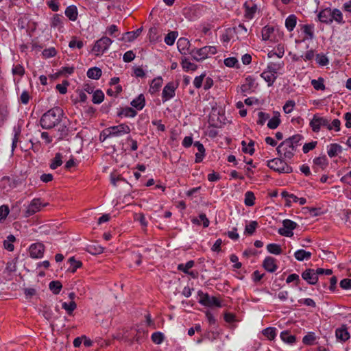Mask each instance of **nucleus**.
<instances>
[{"label":"nucleus","instance_id":"obj_1","mask_svg":"<svg viewBox=\"0 0 351 351\" xmlns=\"http://www.w3.org/2000/svg\"><path fill=\"white\" fill-rule=\"evenodd\" d=\"M64 111L60 107H54L43 114L40 124L43 129L50 130L62 121Z\"/></svg>","mask_w":351,"mask_h":351},{"label":"nucleus","instance_id":"obj_2","mask_svg":"<svg viewBox=\"0 0 351 351\" xmlns=\"http://www.w3.org/2000/svg\"><path fill=\"white\" fill-rule=\"evenodd\" d=\"M276 151L280 158L290 160L293 157L296 149L289 140H285L277 147Z\"/></svg>","mask_w":351,"mask_h":351},{"label":"nucleus","instance_id":"obj_3","mask_svg":"<svg viewBox=\"0 0 351 351\" xmlns=\"http://www.w3.org/2000/svg\"><path fill=\"white\" fill-rule=\"evenodd\" d=\"M282 158L271 159L267 162V166L271 169L284 173H289L293 171L291 167L289 166Z\"/></svg>","mask_w":351,"mask_h":351},{"label":"nucleus","instance_id":"obj_4","mask_svg":"<svg viewBox=\"0 0 351 351\" xmlns=\"http://www.w3.org/2000/svg\"><path fill=\"white\" fill-rule=\"evenodd\" d=\"M216 53L217 49L215 47L205 46L200 49H192L191 55L194 60L197 61H201L208 58V55H214Z\"/></svg>","mask_w":351,"mask_h":351},{"label":"nucleus","instance_id":"obj_5","mask_svg":"<svg viewBox=\"0 0 351 351\" xmlns=\"http://www.w3.org/2000/svg\"><path fill=\"white\" fill-rule=\"evenodd\" d=\"M112 43V40L110 38L104 36L95 43L93 51L95 53L97 56L101 55L108 49Z\"/></svg>","mask_w":351,"mask_h":351},{"label":"nucleus","instance_id":"obj_6","mask_svg":"<svg viewBox=\"0 0 351 351\" xmlns=\"http://www.w3.org/2000/svg\"><path fill=\"white\" fill-rule=\"evenodd\" d=\"M198 295L199 297V302L204 306L208 307L221 306L220 301L215 296H210L208 293H204L201 291L198 292Z\"/></svg>","mask_w":351,"mask_h":351},{"label":"nucleus","instance_id":"obj_7","mask_svg":"<svg viewBox=\"0 0 351 351\" xmlns=\"http://www.w3.org/2000/svg\"><path fill=\"white\" fill-rule=\"evenodd\" d=\"M310 126L314 132H318L321 127H326L328 129L329 126V120L318 114H314L313 119L310 121Z\"/></svg>","mask_w":351,"mask_h":351},{"label":"nucleus","instance_id":"obj_8","mask_svg":"<svg viewBox=\"0 0 351 351\" xmlns=\"http://www.w3.org/2000/svg\"><path fill=\"white\" fill-rule=\"evenodd\" d=\"M282 226L283 228H279L278 232L282 236L291 237L293 235V230L297 228L298 224L290 219H285Z\"/></svg>","mask_w":351,"mask_h":351},{"label":"nucleus","instance_id":"obj_9","mask_svg":"<svg viewBox=\"0 0 351 351\" xmlns=\"http://www.w3.org/2000/svg\"><path fill=\"white\" fill-rule=\"evenodd\" d=\"M108 130L110 131L111 137L120 136L123 134H129L131 132L130 128L125 123L109 127Z\"/></svg>","mask_w":351,"mask_h":351},{"label":"nucleus","instance_id":"obj_10","mask_svg":"<svg viewBox=\"0 0 351 351\" xmlns=\"http://www.w3.org/2000/svg\"><path fill=\"white\" fill-rule=\"evenodd\" d=\"M44 252L45 246L40 243H33L29 248V256L33 258H41Z\"/></svg>","mask_w":351,"mask_h":351},{"label":"nucleus","instance_id":"obj_11","mask_svg":"<svg viewBox=\"0 0 351 351\" xmlns=\"http://www.w3.org/2000/svg\"><path fill=\"white\" fill-rule=\"evenodd\" d=\"M47 204H43L40 202V199L38 198L34 199L29 205L27 206V208L25 212L26 217H29L38 212L40 210L41 206H45Z\"/></svg>","mask_w":351,"mask_h":351},{"label":"nucleus","instance_id":"obj_12","mask_svg":"<svg viewBox=\"0 0 351 351\" xmlns=\"http://www.w3.org/2000/svg\"><path fill=\"white\" fill-rule=\"evenodd\" d=\"M258 84L255 82V79L248 76L245 80V83L241 85V90L243 93H250L254 92Z\"/></svg>","mask_w":351,"mask_h":351},{"label":"nucleus","instance_id":"obj_13","mask_svg":"<svg viewBox=\"0 0 351 351\" xmlns=\"http://www.w3.org/2000/svg\"><path fill=\"white\" fill-rule=\"evenodd\" d=\"M302 278L309 285H315L318 281L316 271L313 269H306L302 273Z\"/></svg>","mask_w":351,"mask_h":351},{"label":"nucleus","instance_id":"obj_14","mask_svg":"<svg viewBox=\"0 0 351 351\" xmlns=\"http://www.w3.org/2000/svg\"><path fill=\"white\" fill-rule=\"evenodd\" d=\"M17 182L8 176L3 177L0 180V188L7 192L15 188Z\"/></svg>","mask_w":351,"mask_h":351},{"label":"nucleus","instance_id":"obj_15","mask_svg":"<svg viewBox=\"0 0 351 351\" xmlns=\"http://www.w3.org/2000/svg\"><path fill=\"white\" fill-rule=\"evenodd\" d=\"M176 87L173 82L168 83L163 88L162 98L163 102L173 98L175 96Z\"/></svg>","mask_w":351,"mask_h":351},{"label":"nucleus","instance_id":"obj_16","mask_svg":"<svg viewBox=\"0 0 351 351\" xmlns=\"http://www.w3.org/2000/svg\"><path fill=\"white\" fill-rule=\"evenodd\" d=\"M178 49L182 54H190L191 49H190L191 44L189 40L186 38H180L177 43Z\"/></svg>","mask_w":351,"mask_h":351},{"label":"nucleus","instance_id":"obj_17","mask_svg":"<svg viewBox=\"0 0 351 351\" xmlns=\"http://www.w3.org/2000/svg\"><path fill=\"white\" fill-rule=\"evenodd\" d=\"M318 20L323 23L331 24V8L322 10L317 14Z\"/></svg>","mask_w":351,"mask_h":351},{"label":"nucleus","instance_id":"obj_18","mask_svg":"<svg viewBox=\"0 0 351 351\" xmlns=\"http://www.w3.org/2000/svg\"><path fill=\"white\" fill-rule=\"evenodd\" d=\"M263 267L268 272L273 273L276 271L278 266L276 263V259L271 256H267L263 263Z\"/></svg>","mask_w":351,"mask_h":351},{"label":"nucleus","instance_id":"obj_19","mask_svg":"<svg viewBox=\"0 0 351 351\" xmlns=\"http://www.w3.org/2000/svg\"><path fill=\"white\" fill-rule=\"evenodd\" d=\"M136 114L137 112L130 107L121 108L117 112V116L119 117H134Z\"/></svg>","mask_w":351,"mask_h":351},{"label":"nucleus","instance_id":"obj_20","mask_svg":"<svg viewBox=\"0 0 351 351\" xmlns=\"http://www.w3.org/2000/svg\"><path fill=\"white\" fill-rule=\"evenodd\" d=\"M194 147H197L198 152L195 154V162L199 163L203 160L204 157L205 149L204 145L199 141L194 143Z\"/></svg>","mask_w":351,"mask_h":351},{"label":"nucleus","instance_id":"obj_21","mask_svg":"<svg viewBox=\"0 0 351 351\" xmlns=\"http://www.w3.org/2000/svg\"><path fill=\"white\" fill-rule=\"evenodd\" d=\"M142 30L143 29L141 27L135 31L125 32L123 35L122 40L127 42H132L141 34Z\"/></svg>","mask_w":351,"mask_h":351},{"label":"nucleus","instance_id":"obj_22","mask_svg":"<svg viewBox=\"0 0 351 351\" xmlns=\"http://www.w3.org/2000/svg\"><path fill=\"white\" fill-rule=\"evenodd\" d=\"M261 77H263L267 82L268 86H271L274 84V82L277 79V75L269 72L268 70L265 69L261 74Z\"/></svg>","mask_w":351,"mask_h":351},{"label":"nucleus","instance_id":"obj_23","mask_svg":"<svg viewBox=\"0 0 351 351\" xmlns=\"http://www.w3.org/2000/svg\"><path fill=\"white\" fill-rule=\"evenodd\" d=\"M275 32L274 27L271 26H265L262 29V38L264 40H273L274 34Z\"/></svg>","mask_w":351,"mask_h":351},{"label":"nucleus","instance_id":"obj_24","mask_svg":"<svg viewBox=\"0 0 351 351\" xmlns=\"http://www.w3.org/2000/svg\"><path fill=\"white\" fill-rule=\"evenodd\" d=\"M333 21L337 22L338 24H343L345 23L342 12L339 9H331V23Z\"/></svg>","mask_w":351,"mask_h":351},{"label":"nucleus","instance_id":"obj_25","mask_svg":"<svg viewBox=\"0 0 351 351\" xmlns=\"http://www.w3.org/2000/svg\"><path fill=\"white\" fill-rule=\"evenodd\" d=\"M131 105L138 110H142L145 105L144 95L143 94H140L136 98L131 101Z\"/></svg>","mask_w":351,"mask_h":351},{"label":"nucleus","instance_id":"obj_26","mask_svg":"<svg viewBox=\"0 0 351 351\" xmlns=\"http://www.w3.org/2000/svg\"><path fill=\"white\" fill-rule=\"evenodd\" d=\"M285 66V63L283 61L278 62H269L267 64V70H268L269 72H271L274 73L275 75H277V73L278 71L281 70Z\"/></svg>","mask_w":351,"mask_h":351},{"label":"nucleus","instance_id":"obj_27","mask_svg":"<svg viewBox=\"0 0 351 351\" xmlns=\"http://www.w3.org/2000/svg\"><path fill=\"white\" fill-rule=\"evenodd\" d=\"M311 252L305 251L304 250H298L294 254L295 259L299 261L308 260L311 258Z\"/></svg>","mask_w":351,"mask_h":351},{"label":"nucleus","instance_id":"obj_28","mask_svg":"<svg viewBox=\"0 0 351 351\" xmlns=\"http://www.w3.org/2000/svg\"><path fill=\"white\" fill-rule=\"evenodd\" d=\"M68 263L70 265L69 267L68 268V271L71 273H75L76 270L81 267L82 265V262L77 261L74 256L71 257L68 260Z\"/></svg>","mask_w":351,"mask_h":351},{"label":"nucleus","instance_id":"obj_29","mask_svg":"<svg viewBox=\"0 0 351 351\" xmlns=\"http://www.w3.org/2000/svg\"><path fill=\"white\" fill-rule=\"evenodd\" d=\"M162 84V79L161 77H158L156 78H154L150 84L149 92L152 94L156 93L157 91L159 90Z\"/></svg>","mask_w":351,"mask_h":351},{"label":"nucleus","instance_id":"obj_30","mask_svg":"<svg viewBox=\"0 0 351 351\" xmlns=\"http://www.w3.org/2000/svg\"><path fill=\"white\" fill-rule=\"evenodd\" d=\"M280 122V113L278 112H275L274 116L268 121L267 127L272 130L276 129L278 127Z\"/></svg>","mask_w":351,"mask_h":351},{"label":"nucleus","instance_id":"obj_31","mask_svg":"<svg viewBox=\"0 0 351 351\" xmlns=\"http://www.w3.org/2000/svg\"><path fill=\"white\" fill-rule=\"evenodd\" d=\"M65 15L71 21H75L77 18V10L75 5H70L66 8Z\"/></svg>","mask_w":351,"mask_h":351},{"label":"nucleus","instance_id":"obj_32","mask_svg":"<svg viewBox=\"0 0 351 351\" xmlns=\"http://www.w3.org/2000/svg\"><path fill=\"white\" fill-rule=\"evenodd\" d=\"M297 23V17L294 14L289 15L285 20V26L288 31L293 30Z\"/></svg>","mask_w":351,"mask_h":351},{"label":"nucleus","instance_id":"obj_33","mask_svg":"<svg viewBox=\"0 0 351 351\" xmlns=\"http://www.w3.org/2000/svg\"><path fill=\"white\" fill-rule=\"evenodd\" d=\"M241 145H242V151L244 153H247L250 155H253V154L254 153V151H255L254 148V141L253 140H250V142L248 143V144H247L245 141H243L241 142Z\"/></svg>","mask_w":351,"mask_h":351},{"label":"nucleus","instance_id":"obj_34","mask_svg":"<svg viewBox=\"0 0 351 351\" xmlns=\"http://www.w3.org/2000/svg\"><path fill=\"white\" fill-rule=\"evenodd\" d=\"M302 32L306 35V38L313 39L314 37V25L313 24H305L301 27Z\"/></svg>","mask_w":351,"mask_h":351},{"label":"nucleus","instance_id":"obj_35","mask_svg":"<svg viewBox=\"0 0 351 351\" xmlns=\"http://www.w3.org/2000/svg\"><path fill=\"white\" fill-rule=\"evenodd\" d=\"M101 70L99 68L95 66L88 70L87 76L91 79L98 80L101 77Z\"/></svg>","mask_w":351,"mask_h":351},{"label":"nucleus","instance_id":"obj_36","mask_svg":"<svg viewBox=\"0 0 351 351\" xmlns=\"http://www.w3.org/2000/svg\"><path fill=\"white\" fill-rule=\"evenodd\" d=\"M336 337L342 341H346L350 338V334L346 328L336 330Z\"/></svg>","mask_w":351,"mask_h":351},{"label":"nucleus","instance_id":"obj_37","mask_svg":"<svg viewBox=\"0 0 351 351\" xmlns=\"http://www.w3.org/2000/svg\"><path fill=\"white\" fill-rule=\"evenodd\" d=\"M280 338L283 341L290 344L295 341V336L291 335L288 330L282 331L280 334Z\"/></svg>","mask_w":351,"mask_h":351},{"label":"nucleus","instance_id":"obj_38","mask_svg":"<svg viewBox=\"0 0 351 351\" xmlns=\"http://www.w3.org/2000/svg\"><path fill=\"white\" fill-rule=\"evenodd\" d=\"M311 84L316 90H324L326 89L324 80L322 77H319L317 80H312Z\"/></svg>","mask_w":351,"mask_h":351},{"label":"nucleus","instance_id":"obj_39","mask_svg":"<svg viewBox=\"0 0 351 351\" xmlns=\"http://www.w3.org/2000/svg\"><path fill=\"white\" fill-rule=\"evenodd\" d=\"M15 237L12 234H10L7 237V240H5L3 242L4 248L8 250L9 252H12L14 250V245L12 243L15 241Z\"/></svg>","mask_w":351,"mask_h":351},{"label":"nucleus","instance_id":"obj_40","mask_svg":"<svg viewBox=\"0 0 351 351\" xmlns=\"http://www.w3.org/2000/svg\"><path fill=\"white\" fill-rule=\"evenodd\" d=\"M341 151V147L337 144V143H332L330 144V148L328 150V155L330 157H335L336 156L339 152Z\"/></svg>","mask_w":351,"mask_h":351},{"label":"nucleus","instance_id":"obj_41","mask_svg":"<svg viewBox=\"0 0 351 351\" xmlns=\"http://www.w3.org/2000/svg\"><path fill=\"white\" fill-rule=\"evenodd\" d=\"M255 195L252 191H247L245 194L244 203L247 206H252L254 205Z\"/></svg>","mask_w":351,"mask_h":351},{"label":"nucleus","instance_id":"obj_42","mask_svg":"<svg viewBox=\"0 0 351 351\" xmlns=\"http://www.w3.org/2000/svg\"><path fill=\"white\" fill-rule=\"evenodd\" d=\"M178 34L176 31L170 32L167 34L165 38V43L168 45H173L175 43L176 38L178 37Z\"/></svg>","mask_w":351,"mask_h":351},{"label":"nucleus","instance_id":"obj_43","mask_svg":"<svg viewBox=\"0 0 351 351\" xmlns=\"http://www.w3.org/2000/svg\"><path fill=\"white\" fill-rule=\"evenodd\" d=\"M267 250L271 254L278 255L282 253V249L280 245L276 243H269L267 245Z\"/></svg>","mask_w":351,"mask_h":351},{"label":"nucleus","instance_id":"obj_44","mask_svg":"<svg viewBox=\"0 0 351 351\" xmlns=\"http://www.w3.org/2000/svg\"><path fill=\"white\" fill-rule=\"evenodd\" d=\"M104 99V94L101 90H97L93 93L92 101L94 104H101Z\"/></svg>","mask_w":351,"mask_h":351},{"label":"nucleus","instance_id":"obj_45","mask_svg":"<svg viewBox=\"0 0 351 351\" xmlns=\"http://www.w3.org/2000/svg\"><path fill=\"white\" fill-rule=\"evenodd\" d=\"M62 154L60 153H57L50 164V168L56 169L57 167L61 166L62 164Z\"/></svg>","mask_w":351,"mask_h":351},{"label":"nucleus","instance_id":"obj_46","mask_svg":"<svg viewBox=\"0 0 351 351\" xmlns=\"http://www.w3.org/2000/svg\"><path fill=\"white\" fill-rule=\"evenodd\" d=\"M62 307L67 312L69 315H72L73 311L77 308V304L75 301H71L69 303L63 302Z\"/></svg>","mask_w":351,"mask_h":351},{"label":"nucleus","instance_id":"obj_47","mask_svg":"<svg viewBox=\"0 0 351 351\" xmlns=\"http://www.w3.org/2000/svg\"><path fill=\"white\" fill-rule=\"evenodd\" d=\"M182 66L184 69L186 71H195L197 68V66L192 62H191L187 58H184L182 59L181 62Z\"/></svg>","mask_w":351,"mask_h":351},{"label":"nucleus","instance_id":"obj_48","mask_svg":"<svg viewBox=\"0 0 351 351\" xmlns=\"http://www.w3.org/2000/svg\"><path fill=\"white\" fill-rule=\"evenodd\" d=\"M49 287L54 294H58L62 289V285L60 281H51L49 283Z\"/></svg>","mask_w":351,"mask_h":351},{"label":"nucleus","instance_id":"obj_49","mask_svg":"<svg viewBox=\"0 0 351 351\" xmlns=\"http://www.w3.org/2000/svg\"><path fill=\"white\" fill-rule=\"evenodd\" d=\"M51 27L60 29L62 27V16L58 14L54 15L51 19Z\"/></svg>","mask_w":351,"mask_h":351},{"label":"nucleus","instance_id":"obj_50","mask_svg":"<svg viewBox=\"0 0 351 351\" xmlns=\"http://www.w3.org/2000/svg\"><path fill=\"white\" fill-rule=\"evenodd\" d=\"M313 162L315 165L319 166L322 169H324L328 166V162L326 156H319L315 158L313 160Z\"/></svg>","mask_w":351,"mask_h":351},{"label":"nucleus","instance_id":"obj_51","mask_svg":"<svg viewBox=\"0 0 351 351\" xmlns=\"http://www.w3.org/2000/svg\"><path fill=\"white\" fill-rule=\"evenodd\" d=\"M258 227V223L256 221H252L249 224H247L245 228V234L252 235L255 232Z\"/></svg>","mask_w":351,"mask_h":351},{"label":"nucleus","instance_id":"obj_52","mask_svg":"<svg viewBox=\"0 0 351 351\" xmlns=\"http://www.w3.org/2000/svg\"><path fill=\"white\" fill-rule=\"evenodd\" d=\"M69 128L64 123L58 128V132L60 134L59 140H62L66 137L69 133Z\"/></svg>","mask_w":351,"mask_h":351},{"label":"nucleus","instance_id":"obj_53","mask_svg":"<svg viewBox=\"0 0 351 351\" xmlns=\"http://www.w3.org/2000/svg\"><path fill=\"white\" fill-rule=\"evenodd\" d=\"M244 6L245 8V16L247 19H252L254 14L256 12L257 9L256 5H253L252 6L250 7L247 5V3H245Z\"/></svg>","mask_w":351,"mask_h":351},{"label":"nucleus","instance_id":"obj_54","mask_svg":"<svg viewBox=\"0 0 351 351\" xmlns=\"http://www.w3.org/2000/svg\"><path fill=\"white\" fill-rule=\"evenodd\" d=\"M193 265H194V261H189L185 265H184V264L178 265V269L186 274V273H189V269H191V267H193Z\"/></svg>","mask_w":351,"mask_h":351},{"label":"nucleus","instance_id":"obj_55","mask_svg":"<svg viewBox=\"0 0 351 351\" xmlns=\"http://www.w3.org/2000/svg\"><path fill=\"white\" fill-rule=\"evenodd\" d=\"M152 340L156 344H160L164 340V335L160 332H155L152 335Z\"/></svg>","mask_w":351,"mask_h":351},{"label":"nucleus","instance_id":"obj_56","mask_svg":"<svg viewBox=\"0 0 351 351\" xmlns=\"http://www.w3.org/2000/svg\"><path fill=\"white\" fill-rule=\"evenodd\" d=\"M263 334L268 338V339H274L276 337V330L274 328H267L263 330Z\"/></svg>","mask_w":351,"mask_h":351},{"label":"nucleus","instance_id":"obj_57","mask_svg":"<svg viewBox=\"0 0 351 351\" xmlns=\"http://www.w3.org/2000/svg\"><path fill=\"white\" fill-rule=\"evenodd\" d=\"M316 61L321 66H326L329 62L328 58L323 53H319L316 56Z\"/></svg>","mask_w":351,"mask_h":351},{"label":"nucleus","instance_id":"obj_58","mask_svg":"<svg viewBox=\"0 0 351 351\" xmlns=\"http://www.w3.org/2000/svg\"><path fill=\"white\" fill-rule=\"evenodd\" d=\"M258 119L257 120V124L263 125L265 123V121L269 119L270 116L269 114L263 112H259L258 113Z\"/></svg>","mask_w":351,"mask_h":351},{"label":"nucleus","instance_id":"obj_59","mask_svg":"<svg viewBox=\"0 0 351 351\" xmlns=\"http://www.w3.org/2000/svg\"><path fill=\"white\" fill-rule=\"evenodd\" d=\"M302 139V136L300 134L293 135L286 140H289L294 146L295 149H297L298 146L300 145V141Z\"/></svg>","mask_w":351,"mask_h":351},{"label":"nucleus","instance_id":"obj_60","mask_svg":"<svg viewBox=\"0 0 351 351\" xmlns=\"http://www.w3.org/2000/svg\"><path fill=\"white\" fill-rule=\"evenodd\" d=\"M69 84V83L68 81L64 80L62 84H58L56 88L60 94L64 95L67 92V86Z\"/></svg>","mask_w":351,"mask_h":351},{"label":"nucleus","instance_id":"obj_61","mask_svg":"<svg viewBox=\"0 0 351 351\" xmlns=\"http://www.w3.org/2000/svg\"><path fill=\"white\" fill-rule=\"evenodd\" d=\"M341 122L339 119H335L331 123L329 122V126H328V130H335L338 132L340 130Z\"/></svg>","mask_w":351,"mask_h":351},{"label":"nucleus","instance_id":"obj_62","mask_svg":"<svg viewBox=\"0 0 351 351\" xmlns=\"http://www.w3.org/2000/svg\"><path fill=\"white\" fill-rule=\"evenodd\" d=\"M315 340L314 333H308L303 337L302 342L306 345H312Z\"/></svg>","mask_w":351,"mask_h":351},{"label":"nucleus","instance_id":"obj_63","mask_svg":"<svg viewBox=\"0 0 351 351\" xmlns=\"http://www.w3.org/2000/svg\"><path fill=\"white\" fill-rule=\"evenodd\" d=\"M295 102L292 100L287 101L283 106V110L286 114L291 113L293 111Z\"/></svg>","mask_w":351,"mask_h":351},{"label":"nucleus","instance_id":"obj_64","mask_svg":"<svg viewBox=\"0 0 351 351\" xmlns=\"http://www.w3.org/2000/svg\"><path fill=\"white\" fill-rule=\"evenodd\" d=\"M275 49H276V51H275L276 56L278 58H281L284 56V53H285V45L280 43L276 46Z\"/></svg>","mask_w":351,"mask_h":351}]
</instances>
